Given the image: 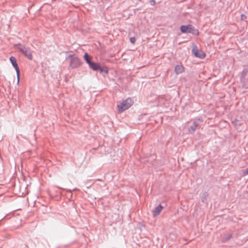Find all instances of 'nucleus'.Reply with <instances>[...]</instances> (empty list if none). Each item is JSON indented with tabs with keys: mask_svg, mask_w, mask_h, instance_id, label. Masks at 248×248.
<instances>
[{
	"mask_svg": "<svg viewBox=\"0 0 248 248\" xmlns=\"http://www.w3.org/2000/svg\"><path fill=\"white\" fill-rule=\"evenodd\" d=\"M150 4L151 5H155V1L154 0H152L150 1Z\"/></svg>",
	"mask_w": 248,
	"mask_h": 248,
	"instance_id": "2eb2a0df",
	"label": "nucleus"
},
{
	"mask_svg": "<svg viewBox=\"0 0 248 248\" xmlns=\"http://www.w3.org/2000/svg\"><path fill=\"white\" fill-rule=\"evenodd\" d=\"M192 52L196 57L200 59H204L206 56L205 52L202 50L199 49L197 46L196 45L193 46Z\"/></svg>",
	"mask_w": 248,
	"mask_h": 248,
	"instance_id": "39448f33",
	"label": "nucleus"
},
{
	"mask_svg": "<svg viewBox=\"0 0 248 248\" xmlns=\"http://www.w3.org/2000/svg\"><path fill=\"white\" fill-rule=\"evenodd\" d=\"M196 128H197V125H194L193 126H190L189 128L188 132H190V133H193V132H194L195 131Z\"/></svg>",
	"mask_w": 248,
	"mask_h": 248,
	"instance_id": "9b49d317",
	"label": "nucleus"
},
{
	"mask_svg": "<svg viewBox=\"0 0 248 248\" xmlns=\"http://www.w3.org/2000/svg\"><path fill=\"white\" fill-rule=\"evenodd\" d=\"M163 209V207L161 205L157 206L153 211V214L154 217L158 216L161 212Z\"/></svg>",
	"mask_w": 248,
	"mask_h": 248,
	"instance_id": "1a4fd4ad",
	"label": "nucleus"
},
{
	"mask_svg": "<svg viewBox=\"0 0 248 248\" xmlns=\"http://www.w3.org/2000/svg\"><path fill=\"white\" fill-rule=\"evenodd\" d=\"M89 67L94 71L99 70L101 73L107 74L108 72V68L105 66L101 67L99 63L92 62L90 63Z\"/></svg>",
	"mask_w": 248,
	"mask_h": 248,
	"instance_id": "f03ea898",
	"label": "nucleus"
},
{
	"mask_svg": "<svg viewBox=\"0 0 248 248\" xmlns=\"http://www.w3.org/2000/svg\"><path fill=\"white\" fill-rule=\"evenodd\" d=\"M174 71L176 74H180L184 72L185 68L182 65H177L175 67Z\"/></svg>",
	"mask_w": 248,
	"mask_h": 248,
	"instance_id": "6e6552de",
	"label": "nucleus"
},
{
	"mask_svg": "<svg viewBox=\"0 0 248 248\" xmlns=\"http://www.w3.org/2000/svg\"><path fill=\"white\" fill-rule=\"evenodd\" d=\"M130 42H131L132 44H134L135 43V42H136V39H135V37H131V38H130Z\"/></svg>",
	"mask_w": 248,
	"mask_h": 248,
	"instance_id": "ddd939ff",
	"label": "nucleus"
},
{
	"mask_svg": "<svg viewBox=\"0 0 248 248\" xmlns=\"http://www.w3.org/2000/svg\"><path fill=\"white\" fill-rule=\"evenodd\" d=\"M81 63L80 60L77 57H74L72 59L70 62V66L73 68H75L79 66Z\"/></svg>",
	"mask_w": 248,
	"mask_h": 248,
	"instance_id": "0eeeda50",
	"label": "nucleus"
},
{
	"mask_svg": "<svg viewBox=\"0 0 248 248\" xmlns=\"http://www.w3.org/2000/svg\"><path fill=\"white\" fill-rule=\"evenodd\" d=\"M84 58L85 60V61L87 62V63L90 65V63H92V62L91 61L92 59V57H90L87 53H85L84 55Z\"/></svg>",
	"mask_w": 248,
	"mask_h": 248,
	"instance_id": "9d476101",
	"label": "nucleus"
},
{
	"mask_svg": "<svg viewBox=\"0 0 248 248\" xmlns=\"http://www.w3.org/2000/svg\"><path fill=\"white\" fill-rule=\"evenodd\" d=\"M243 175L245 176L248 174V168L243 171Z\"/></svg>",
	"mask_w": 248,
	"mask_h": 248,
	"instance_id": "f8f14e48",
	"label": "nucleus"
},
{
	"mask_svg": "<svg viewBox=\"0 0 248 248\" xmlns=\"http://www.w3.org/2000/svg\"><path fill=\"white\" fill-rule=\"evenodd\" d=\"M180 30L183 33H191L193 34L198 35L199 31L198 30L195 29L192 25L182 26Z\"/></svg>",
	"mask_w": 248,
	"mask_h": 248,
	"instance_id": "7ed1b4c3",
	"label": "nucleus"
},
{
	"mask_svg": "<svg viewBox=\"0 0 248 248\" xmlns=\"http://www.w3.org/2000/svg\"><path fill=\"white\" fill-rule=\"evenodd\" d=\"M10 61L12 63L13 66L16 69V71L17 73L18 81H19L20 71H19V68L18 67L17 63L16 62V60L15 57L12 56L10 58Z\"/></svg>",
	"mask_w": 248,
	"mask_h": 248,
	"instance_id": "423d86ee",
	"label": "nucleus"
},
{
	"mask_svg": "<svg viewBox=\"0 0 248 248\" xmlns=\"http://www.w3.org/2000/svg\"><path fill=\"white\" fill-rule=\"evenodd\" d=\"M247 19V16L245 15H241V19L242 20H245Z\"/></svg>",
	"mask_w": 248,
	"mask_h": 248,
	"instance_id": "4468645a",
	"label": "nucleus"
},
{
	"mask_svg": "<svg viewBox=\"0 0 248 248\" xmlns=\"http://www.w3.org/2000/svg\"><path fill=\"white\" fill-rule=\"evenodd\" d=\"M16 48L22 53H23L26 57H27L29 60H31L32 59V53L31 50L26 48L24 46L18 45L16 46Z\"/></svg>",
	"mask_w": 248,
	"mask_h": 248,
	"instance_id": "20e7f679",
	"label": "nucleus"
},
{
	"mask_svg": "<svg viewBox=\"0 0 248 248\" xmlns=\"http://www.w3.org/2000/svg\"><path fill=\"white\" fill-rule=\"evenodd\" d=\"M133 103L131 98H127L122 104L117 106V109L119 113H121L123 111L128 109Z\"/></svg>",
	"mask_w": 248,
	"mask_h": 248,
	"instance_id": "f257e3e1",
	"label": "nucleus"
}]
</instances>
